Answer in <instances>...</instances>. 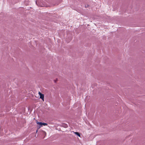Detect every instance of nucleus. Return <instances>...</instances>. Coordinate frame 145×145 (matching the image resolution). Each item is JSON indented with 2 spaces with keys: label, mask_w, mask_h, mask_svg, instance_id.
I'll list each match as a JSON object with an SVG mask.
<instances>
[{
  "label": "nucleus",
  "mask_w": 145,
  "mask_h": 145,
  "mask_svg": "<svg viewBox=\"0 0 145 145\" xmlns=\"http://www.w3.org/2000/svg\"><path fill=\"white\" fill-rule=\"evenodd\" d=\"M44 96L43 94L41 95H40V98L43 101L44 100Z\"/></svg>",
  "instance_id": "nucleus-2"
},
{
  "label": "nucleus",
  "mask_w": 145,
  "mask_h": 145,
  "mask_svg": "<svg viewBox=\"0 0 145 145\" xmlns=\"http://www.w3.org/2000/svg\"><path fill=\"white\" fill-rule=\"evenodd\" d=\"M39 95H40H40H42L43 94H42V93H41L40 92H39Z\"/></svg>",
  "instance_id": "nucleus-6"
},
{
  "label": "nucleus",
  "mask_w": 145,
  "mask_h": 145,
  "mask_svg": "<svg viewBox=\"0 0 145 145\" xmlns=\"http://www.w3.org/2000/svg\"><path fill=\"white\" fill-rule=\"evenodd\" d=\"M48 125V124L46 123H42V125H44V126H46V125Z\"/></svg>",
  "instance_id": "nucleus-4"
},
{
  "label": "nucleus",
  "mask_w": 145,
  "mask_h": 145,
  "mask_svg": "<svg viewBox=\"0 0 145 145\" xmlns=\"http://www.w3.org/2000/svg\"><path fill=\"white\" fill-rule=\"evenodd\" d=\"M74 133H75V134L77 135L78 137H80V134L79 133H78V132H75Z\"/></svg>",
  "instance_id": "nucleus-3"
},
{
  "label": "nucleus",
  "mask_w": 145,
  "mask_h": 145,
  "mask_svg": "<svg viewBox=\"0 0 145 145\" xmlns=\"http://www.w3.org/2000/svg\"><path fill=\"white\" fill-rule=\"evenodd\" d=\"M37 124L40 125V126H39V128H40V127H41L42 126V122H37Z\"/></svg>",
  "instance_id": "nucleus-1"
},
{
  "label": "nucleus",
  "mask_w": 145,
  "mask_h": 145,
  "mask_svg": "<svg viewBox=\"0 0 145 145\" xmlns=\"http://www.w3.org/2000/svg\"><path fill=\"white\" fill-rule=\"evenodd\" d=\"M37 131H38V130H37L36 131V132H37Z\"/></svg>",
  "instance_id": "nucleus-7"
},
{
  "label": "nucleus",
  "mask_w": 145,
  "mask_h": 145,
  "mask_svg": "<svg viewBox=\"0 0 145 145\" xmlns=\"http://www.w3.org/2000/svg\"><path fill=\"white\" fill-rule=\"evenodd\" d=\"M39 95H40H40H42L43 94H42V93H41L40 92H39Z\"/></svg>",
  "instance_id": "nucleus-5"
}]
</instances>
